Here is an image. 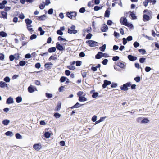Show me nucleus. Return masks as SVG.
Returning <instances> with one entry per match:
<instances>
[{"label": "nucleus", "instance_id": "obj_64", "mask_svg": "<svg viewBox=\"0 0 159 159\" xmlns=\"http://www.w3.org/2000/svg\"><path fill=\"white\" fill-rule=\"evenodd\" d=\"M91 70L93 72H95L97 70V68L96 66H92L91 68Z\"/></svg>", "mask_w": 159, "mask_h": 159}, {"label": "nucleus", "instance_id": "obj_35", "mask_svg": "<svg viewBox=\"0 0 159 159\" xmlns=\"http://www.w3.org/2000/svg\"><path fill=\"white\" fill-rule=\"evenodd\" d=\"M129 83H130V85L129 87H131V89L132 90H134L136 89V85L135 84H132L131 82H129Z\"/></svg>", "mask_w": 159, "mask_h": 159}, {"label": "nucleus", "instance_id": "obj_53", "mask_svg": "<svg viewBox=\"0 0 159 159\" xmlns=\"http://www.w3.org/2000/svg\"><path fill=\"white\" fill-rule=\"evenodd\" d=\"M84 92L83 91H80L77 93V95L79 97L82 96L83 95Z\"/></svg>", "mask_w": 159, "mask_h": 159}, {"label": "nucleus", "instance_id": "obj_18", "mask_svg": "<svg viewBox=\"0 0 159 159\" xmlns=\"http://www.w3.org/2000/svg\"><path fill=\"white\" fill-rule=\"evenodd\" d=\"M1 14L2 16V18L4 19H7V14L6 12L4 11H2L1 12Z\"/></svg>", "mask_w": 159, "mask_h": 159}, {"label": "nucleus", "instance_id": "obj_27", "mask_svg": "<svg viewBox=\"0 0 159 159\" xmlns=\"http://www.w3.org/2000/svg\"><path fill=\"white\" fill-rule=\"evenodd\" d=\"M146 58L142 57L139 59V61L140 63H143L146 62Z\"/></svg>", "mask_w": 159, "mask_h": 159}, {"label": "nucleus", "instance_id": "obj_7", "mask_svg": "<svg viewBox=\"0 0 159 159\" xmlns=\"http://www.w3.org/2000/svg\"><path fill=\"white\" fill-rule=\"evenodd\" d=\"M120 22L122 25L125 26L128 23L127 19L125 16L121 17L120 19Z\"/></svg>", "mask_w": 159, "mask_h": 159}, {"label": "nucleus", "instance_id": "obj_30", "mask_svg": "<svg viewBox=\"0 0 159 159\" xmlns=\"http://www.w3.org/2000/svg\"><path fill=\"white\" fill-rule=\"evenodd\" d=\"M56 50V49L55 47H52L48 49V52L50 53L54 52Z\"/></svg>", "mask_w": 159, "mask_h": 159}, {"label": "nucleus", "instance_id": "obj_26", "mask_svg": "<svg viewBox=\"0 0 159 159\" xmlns=\"http://www.w3.org/2000/svg\"><path fill=\"white\" fill-rule=\"evenodd\" d=\"M102 6H95L94 7V9L95 11H97L102 9Z\"/></svg>", "mask_w": 159, "mask_h": 159}, {"label": "nucleus", "instance_id": "obj_51", "mask_svg": "<svg viewBox=\"0 0 159 159\" xmlns=\"http://www.w3.org/2000/svg\"><path fill=\"white\" fill-rule=\"evenodd\" d=\"M5 134L7 136H12L13 134L12 132L8 131L5 133Z\"/></svg>", "mask_w": 159, "mask_h": 159}, {"label": "nucleus", "instance_id": "obj_13", "mask_svg": "<svg viewBox=\"0 0 159 159\" xmlns=\"http://www.w3.org/2000/svg\"><path fill=\"white\" fill-rule=\"evenodd\" d=\"M84 105H85L84 104H80L78 102H77L75 105H74L73 106H72L70 107V108L71 109H74L75 108H77L80 107L81 106H83Z\"/></svg>", "mask_w": 159, "mask_h": 159}, {"label": "nucleus", "instance_id": "obj_39", "mask_svg": "<svg viewBox=\"0 0 159 159\" xmlns=\"http://www.w3.org/2000/svg\"><path fill=\"white\" fill-rule=\"evenodd\" d=\"M38 30L40 31V35H43L44 34V31L41 27H39L38 28Z\"/></svg>", "mask_w": 159, "mask_h": 159}, {"label": "nucleus", "instance_id": "obj_25", "mask_svg": "<svg viewBox=\"0 0 159 159\" xmlns=\"http://www.w3.org/2000/svg\"><path fill=\"white\" fill-rule=\"evenodd\" d=\"M139 52L141 53L142 55H144L146 53V50L143 48L139 49L138 50Z\"/></svg>", "mask_w": 159, "mask_h": 159}, {"label": "nucleus", "instance_id": "obj_3", "mask_svg": "<svg viewBox=\"0 0 159 159\" xmlns=\"http://www.w3.org/2000/svg\"><path fill=\"white\" fill-rule=\"evenodd\" d=\"M76 26L75 25H72L70 28L68 27L67 29V33L69 34H75L78 32L77 30H75Z\"/></svg>", "mask_w": 159, "mask_h": 159}, {"label": "nucleus", "instance_id": "obj_58", "mask_svg": "<svg viewBox=\"0 0 159 159\" xmlns=\"http://www.w3.org/2000/svg\"><path fill=\"white\" fill-rule=\"evenodd\" d=\"M113 23V22L111 20H107V24L109 26H111Z\"/></svg>", "mask_w": 159, "mask_h": 159}, {"label": "nucleus", "instance_id": "obj_37", "mask_svg": "<svg viewBox=\"0 0 159 159\" xmlns=\"http://www.w3.org/2000/svg\"><path fill=\"white\" fill-rule=\"evenodd\" d=\"M66 67L67 68L72 70H73L75 69V66L71 65L67 66Z\"/></svg>", "mask_w": 159, "mask_h": 159}, {"label": "nucleus", "instance_id": "obj_23", "mask_svg": "<svg viewBox=\"0 0 159 159\" xmlns=\"http://www.w3.org/2000/svg\"><path fill=\"white\" fill-rule=\"evenodd\" d=\"M150 122V120L147 117H143L142 124H146L149 123Z\"/></svg>", "mask_w": 159, "mask_h": 159}, {"label": "nucleus", "instance_id": "obj_14", "mask_svg": "<svg viewBox=\"0 0 159 159\" xmlns=\"http://www.w3.org/2000/svg\"><path fill=\"white\" fill-rule=\"evenodd\" d=\"M33 148L36 150L39 151L42 148V146L39 143L35 144L33 146Z\"/></svg>", "mask_w": 159, "mask_h": 159}, {"label": "nucleus", "instance_id": "obj_42", "mask_svg": "<svg viewBox=\"0 0 159 159\" xmlns=\"http://www.w3.org/2000/svg\"><path fill=\"white\" fill-rule=\"evenodd\" d=\"M120 59V57L118 56H113L112 58V60L114 61H116Z\"/></svg>", "mask_w": 159, "mask_h": 159}, {"label": "nucleus", "instance_id": "obj_44", "mask_svg": "<svg viewBox=\"0 0 159 159\" xmlns=\"http://www.w3.org/2000/svg\"><path fill=\"white\" fill-rule=\"evenodd\" d=\"M85 7H81L79 10V12L81 13H83L85 11Z\"/></svg>", "mask_w": 159, "mask_h": 159}, {"label": "nucleus", "instance_id": "obj_48", "mask_svg": "<svg viewBox=\"0 0 159 159\" xmlns=\"http://www.w3.org/2000/svg\"><path fill=\"white\" fill-rule=\"evenodd\" d=\"M118 84L116 83H115L114 82L111 83V88H116L117 87Z\"/></svg>", "mask_w": 159, "mask_h": 159}, {"label": "nucleus", "instance_id": "obj_15", "mask_svg": "<svg viewBox=\"0 0 159 159\" xmlns=\"http://www.w3.org/2000/svg\"><path fill=\"white\" fill-rule=\"evenodd\" d=\"M85 95L86 94L84 93V94L83 96L79 97L78 98L79 101L80 102H85L86 101L87 99V98L85 97Z\"/></svg>", "mask_w": 159, "mask_h": 159}, {"label": "nucleus", "instance_id": "obj_10", "mask_svg": "<svg viewBox=\"0 0 159 159\" xmlns=\"http://www.w3.org/2000/svg\"><path fill=\"white\" fill-rule=\"evenodd\" d=\"M128 59L131 61H134L137 59V57L135 56L132 55H129L127 56Z\"/></svg>", "mask_w": 159, "mask_h": 159}, {"label": "nucleus", "instance_id": "obj_16", "mask_svg": "<svg viewBox=\"0 0 159 159\" xmlns=\"http://www.w3.org/2000/svg\"><path fill=\"white\" fill-rule=\"evenodd\" d=\"M103 52H98L95 56V59H99L102 57Z\"/></svg>", "mask_w": 159, "mask_h": 159}, {"label": "nucleus", "instance_id": "obj_32", "mask_svg": "<svg viewBox=\"0 0 159 159\" xmlns=\"http://www.w3.org/2000/svg\"><path fill=\"white\" fill-rule=\"evenodd\" d=\"M125 26L131 29H132L134 28V26L133 24L131 23H129L128 22V23H127V24Z\"/></svg>", "mask_w": 159, "mask_h": 159}, {"label": "nucleus", "instance_id": "obj_47", "mask_svg": "<svg viewBox=\"0 0 159 159\" xmlns=\"http://www.w3.org/2000/svg\"><path fill=\"white\" fill-rule=\"evenodd\" d=\"M76 62L75 63L76 66H80L82 64V62L81 61L78 60L76 61Z\"/></svg>", "mask_w": 159, "mask_h": 159}, {"label": "nucleus", "instance_id": "obj_19", "mask_svg": "<svg viewBox=\"0 0 159 159\" xmlns=\"http://www.w3.org/2000/svg\"><path fill=\"white\" fill-rule=\"evenodd\" d=\"M13 102V98L11 97H9L6 101V103L7 104L12 103Z\"/></svg>", "mask_w": 159, "mask_h": 159}, {"label": "nucleus", "instance_id": "obj_33", "mask_svg": "<svg viewBox=\"0 0 159 159\" xmlns=\"http://www.w3.org/2000/svg\"><path fill=\"white\" fill-rule=\"evenodd\" d=\"M93 35L91 33H88L86 36L85 39H87L89 40L91 39Z\"/></svg>", "mask_w": 159, "mask_h": 159}, {"label": "nucleus", "instance_id": "obj_11", "mask_svg": "<svg viewBox=\"0 0 159 159\" xmlns=\"http://www.w3.org/2000/svg\"><path fill=\"white\" fill-rule=\"evenodd\" d=\"M28 90L30 93H32L37 90V89L35 87H33L32 86H29L28 88Z\"/></svg>", "mask_w": 159, "mask_h": 159}, {"label": "nucleus", "instance_id": "obj_28", "mask_svg": "<svg viewBox=\"0 0 159 159\" xmlns=\"http://www.w3.org/2000/svg\"><path fill=\"white\" fill-rule=\"evenodd\" d=\"M46 17L45 15H43L40 16L38 17L37 19L40 21H42L45 20L44 17Z\"/></svg>", "mask_w": 159, "mask_h": 159}, {"label": "nucleus", "instance_id": "obj_40", "mask_svg": "<svg viewBox=\"0 0 159 159\" xmlns=\"http://www.w3.org/2000/svg\"><path fill=\"white\" fill-rule=\"evenodd\" d=\"M143 118V117H138L136 119V121L138 123L142 124Z\"/></svg>", "mask_w": 159, "mask_h": 159}, {"label": "nucleus", "instance_id": "obj_45", "mask_svg": "<svg viewBox=\"0 0 159 159\" xmlns=\"http://www.w3.org/2000/svg\"><path fill=\"white\" fill-rule=\"evenodd\" d=\"M113 35L116 38L119 37L120 35V34L115 31H114Z\"/></svg>", "mask_w": 159, "mask_h": 159}, {"label": "nucleus", "instance_id": "obj_54", "mask_svg": "<svg viewBox=\"0 0 159 159\" xmlns=\"http://www.w3.org/2000/svg\"><path fill=\"white\" fill-rule=\"evenodd\" d=\"M15 136L16 138L18 139H20L22 138L21 135L18 133H16L15 135Z\"/></svg>", "mask_w": 159, "mask_h": 159}, {"label": "nucleus", "instance_id": "obj_22", "mask_svg": "<svg viewBox=\"0 0 159 159\" xmlns=\"http://www.w3.org/2000/svg\"><path fill=\"white\" fill-rule=\"evenodd\" d=\"M7 84L5 82L3 81H1L0 82V87L1 88H4L7 87Z\"/></svg>", "mask_w": 159, "mask_h": 159}, {"label": "nucleus", "instance_id": "obj_1", "mask_svg": "<svg viewBox=\"0 0 159 159\" xmlns=\"http://www.w3.org/2000/svg\"><path fill=\"white\" fill-rule=\"evenodd\" d=\"M152 12L149 10L145 9L143 11V20L144 22L150 20L152 18Z\"/></svg>", "mask_w": 159, "mask_h": 159}, {"label": "nucleus", "instance_id": "obj_17", "mask_svg": "<svg viewBox=\"0 0 159 159\" xmlns=\"http://www.w3.org/2000/svg\"><path fill=\"white\" fill-rule=\"evenodd\" d=\"M125 62H117L116 65L122 69H124L125 67L126 66L124 64Z\"/></svg>", "mask_w": 159, "mask_h": 159}, {"label": "nucleus", "instance_id": "obj_63", "mask_svg": "<svg viewBox=\"0 0 159 159\" xmlns=\"http://www.w3.org/2000/svg\"><path fill=\"white\" fill-rule=\"evenodd\" d=\"M50 133L48 132H45L44 134V136L45 137L47 138H49L50 137Z\"/></svg>", "mask_w": 159, "mask_h": 159}, {"label": "nucleus", "instance_id": "obj_24", "mask_svg": "<svg viewBox=\"0 0 159 159\" xmlns=\"http://www.w3.org/2000/svg\"><path fill=\"white\" fill-rule=\"evenodd\" d=\"M106 44H104L102 46L100 47L99 48L100 50L102 52H104L106 49Z\"/></svg>", "mask_w": 159, "mask_h": 159}, {"label": "nucleus", "instance_id": "obj_34", "mask_svg": "<svg viewBox=\"0 0 159 159\" xmlns=\"http://www.w3.org/2000/svg\"><path fill=\"white\" fill-rule=\"evenodd\" d=\"M67 78L64 76H61L60 77V82L63 83L65 82L67 80Z\"/></svg>", "mask_w": 159, "mask_h": 159}, {"label": "nucleus", "instance_id": "obj_46", "mask_svg": "<svg viewBox=\"0 0 159 159\" xmlns=\"http://www.w3.org/2000/svg\"><path fill=\"white\" fill-rule=\"evenodd\" d=\"M108 60L107 59H105L102 61V63L103 65H107L108 62Z\"/></svg>", "mask_w": 159, "mask_h": 159}, {"label": "nucleus", "instance_id": "obj_36", "mask_svg": "<svg viewBox=\"0 0 159 159\" xmlns=\"http://www.w3.org/2000/svg\"><path fill=\"white\" fill-rule=\"evenodd\" d=\"M16 102L17 103H19L20 102L22 101V98L21 97L18 96L16 98Z\"/></svg>", "mask_w": 159, "mask_h": 159}, {"label": "nucleus", "instance_id": "obj_60", "mask_svg": "<svg viewBox=\"0 0 159 159\" xmlns=\"http://www.w3.org/2000/svg\"><path fill=\"white\" fill-rule=\"evenodd\" d=\"M151 69V68L149 66H146L145 68V71L147 72H149Z\"/></svg>", "mask_w": 159, "mask_h": 159}, {"label": "nucleus", "instance_id": "obj_38", "mask_svg": "<svg viewBox=\"0 0 159 159\" xmlns=\"http://www.w3.org/2000/svg\"><path fill=\"white\" fill-rule=\"evenodd\" d=\"M27 28L28 31L33 32L34 30H33V28L32 27V26L31 25H27Z\"/></svg>", "mask_w": 159, "mask_h": 159}, {"label": "nucleus", "instance_id": "obj_8", "mask_svg": "<svg viewBox=\"0 0 159 159\" xmlns=\"http://www.w3.org/2000/svg\"><path fill=\"white\" fill-rule=\"evenodd\" d=\"M100 30L102 32H106L108 30V27L106 24L105 23H104L102 24V26L101 27Z\"/></svg>", "mask_w": 159, "mask_h": 159}, {"label": "nucleus", "instance_id": "obj_55", "mask_svg": "<svg viewBox=\"0 0 159 159\" xmlns=\"http://www.w3.org/2000/svg\"><path fill=\"white\" fill-rule=\"evenodd\" d=\"M65 75L67 76H68L70 75L71 73V72L68 70H65Z\"/></svg>", "mask_w": 159, "mask_h": 159}, {"label": "nucleus", "instance_id": "obj_20", "mask_svg": "<svg viewBox=\"0 0 159 159\" xmlns=\"http://www.w3.org/2000/svg\"><path fill=\"white\" fill-rule=\"evenodd\" d=\"M52 65L51 62H48L46 63L44 65L45 68H46L48 70H49L51 69V66Z\"/></svg>", "mask_w": 159, "mask_h": 159}, {"label": "nucleus", "instance_id": "obj_59", "mask_svg": "<svg viewBox=\"0 0 159 159\" xmlns=\"http://www.w3.org/2000/svg\"><path fill=\"white\" fill-rule=\"evenodd\" d=\"M139 45V43L137 41H135L133 43V46L135 48L138 47Z\"/></svg>", "mask_w": 159, "mask_h": 159}, {"label": "nucleus", "instance_id": "obj_12", "mask_svg": "<svg viewBox=\"0 0 159 159\" xmlns=\"http://www.w3.org/2000/svg\"><path fill=\"white\" fill-rule=\"evenodd\" d=\"M110 9L111 8L109 7L106 10L104 15V16L105 17L109 18V17L110 14Z\"/></svg>", "mask_w": 159, "mask_h": 159}, {"label": "nucleus", "instance_id": "obj_2", "mask_svg": "<svg viewBox=\"0 0 159 159\" xmlns=\"http://www.w3.org/2000/svg\"><path fill=\"white\" fill-rule=\"evenodd\" d=\"M66 13L67 17L71 19L75 20L77 16V12L75 11H67Z\"/></svg>", "mask_w": 159, "mask_h": 159}, {"label": "nucleus", "instance_id": "obj_56", "mask_svg": "<svg viewBox=\"0 0 159 159\" xmlns=\"http://www.w3.org/2000/svg\"><path fill=\"white\" fill-rule=\"evenodd\" d=\"M97 116L96 115H94L92 118L91 120L93 122H95L97 120Z\"/></svg>", "mask_w": 159, "mask_h": 159}, {"label": "nucleus", "instance_id": "obj_29", "mask_svg": "<svg viewBox=\"0 0 159 159\" xmlns=\"http://www.w3.org/2000/svg\"><path fill=\"white\" fill-rule=\"evenodd\" d=\"M98 97H101L99 96V93L98 92H96L92 95V97L93 98H96Z\"/></svg>", "mask_w": 159, "mask_h": 159}, {"label": "nucleus", "instance_id": "obj_21", "mask_svg": "<svg viewBox=\"0 0 159 159\" xmlns=\"http://www.w3.org/2000/svg\"><path fill=\"white\" fill-rule=\"evenodd\" d=\"M25 22L27 25H30L32 23V21L30 19L27 18L25 20Z\"/></svg>", "mask_w": 159, "mask_h": 159}, {"label": "nucleus", "instance_id": "obj_49", "mask_svg": "<svg viewBox=\"0 0 159 159\" xmlns=\"http://www.w3.org/2000/svg\"><path fill=\"white\" fill-rule=\"evenodd\" d=\"M122 43L123 45H125L127 43L128 41L125 38H123L122 39Z\"/></svg>", "mask_w": 159, "mask_h": 159}, {"label": "nucleus", "instance_id": "obj_61", "mask_svg": "<svg viewBox=\"0 0 159 159\" xmlns=\"http://www.w3.org/2000/svg\"><path fill=\"white\" fill-rule=\"evenodd\" d=\"M19 65L21 66H24L26 62L25 61H21L19 62Z\"/></svg>", "mask_w": 159, "mask_h": 159}, {"label": "nucleus", "instance_id": "obj_31", "mask_svg": "<svg viewBox=\"0 0 159 159\" xmlns=\"http://www.w3.org/2000/svg\"><path fill=\"white\" fill-rule=\"evenodd\" d=\"M9 122H10L9 120H7V119L4 120L2 121V124L5 125H8V124L9 123Z\"/></svg>", "mask_w": 159, "mask_h": 159}, {"label": "nucleus", "instance_id": "obj_50", "mask_svg": "<svg viewBox=\"0 0 159 159\" xmlns=\"http://www.w3.org/2000/svg\"><path fill=\"white\" fill-rule=\"evenodd\" d=\"M14 56L15 59L16 61L18 60L20 58V56L19 53H16L15 54Z\"/></svg>", "mask_w": 159, "mask_h": 159}, {"label": "nucleus", "instance_id": "obj_57", "mask_svg": "<svg viewBox=\"0 0 159 159\" xmlns=\"http://www.w3.org/2000/svg\"><path fill=\"white\" fill-rule=\"evenodd\" d=\"M143 36L145 37L149 40H152L153 38L151 37H149L146 35L143 34Z\"/></svg>", "mask_w": 159, "mask_h": 159}, {"label": "nucleus", "instance_id": "obj_43", "mask_svg": "<svg viewBox=\"0 0 159 159\" xmlns=\"http://www.w3.org/2000/svg\"><path fill=\"white\" fill-rule=\"evenodd\" d=\"M7 35L6 33L4 31H1L0 32V36L2 37H5Z\"/></svg>", "mask_w": 159, "mask_h": 159}, {"label": "nucleus", "instance_id": "obj_6", "mask_svg": "<svg viewBox=\"0 0 159 159\" xmlns=\"http://www.w3.org/2000/svg\"><path fill=\"white\" fill-rule=\"evenodd\" d=\"M129 14L130 16H131V19L134 20L137 19V16L136 15V14L134 11H130L128 12H126V16H127V15Z\"/></svg>", "mask_w": 159, "mask_h": 159}, {"label": "nucleus", "instance_id": "obj_5", "mask_svg": "<svg viewBox=\"0 0 159 159\" xmlns=\"http://www.w3.org/2000/svg\"><path fill=\"white\" fill-rule=\"evenodd\" d=\"M130 85V83L129 82L123 84L120 87L121 90L124 91H127L129 89L128 87H129Z\"/></svg>", "mask_w": 159, "mask_h": 159}, {"label": "nucleus", "instance_id": "obj_52", "mask_svg": "<svg viewBox=\"0 0 159 159\" xmlns=\"http://www.w3.org/2000/svg\"><path fill=\"white\" fill-rule=\"evenodd\" d=\"M150 2V0H145L143 2V4L144 6L146 7L149 2Z\"/></svg>", "mask_w": 159, "mask_h": 159}, {"label": "nucleus", "instance_id": "obj_41", "mask_svg": "<svg viewBox=\"0 0 159 159\" xmlns=\"http://www.w3.org/2000/svg\"><path fill=\"white\" fill-rule=\"evenodd\" d=\"M141 80V78L139 76H137L134 78V80L136 82H139Z\"/></svg>", "mask_w": 159, "mask_h": 159}, {"label": "nucleus", "instance_id": "obj_62", "mask_svg": "<svg viewBox=\"0 0 159 159\" xmlns=\"http://www.w3.org/2000/svg\"><path fill=\"white\" fill-rule=\"evenodd\" d=\"M126 39L128 41H130L132 40L133 37L129 35L128 36L127 38H126Z\"/></svg>", "mask_w": 159, "mask_h": 159}, {"label": "nucleus", "instance_id": "obj_4", "mask_svg": "<svg viewBox=\"0 0 159 159\" xmlns=\"http://www.w3.org/2000/svg\"><path fill=\"white\" fill-rule=\"evenodd\" d=\"M86 43L90 47H94L98 46V43L97 42L92 40H89L86 41Z\"/></svg>", "mask_w": 159, "mask_h": 159}, {"label": "nucleus", "instance_id": "obj_9", "mask_svg": "<svg viewBox=\"0 0 159 159\" xmlns=\"http://www.w3.org/2000/svg\"><path fill=\"white\" fill-rule=\"evenodd\" d=\"M111 84V82L110 81L108 80H103V84L102 85L103 89L106 88L108 85Z\"/></svg>", "mask_w": 159, "mask_h": 159}]
</instances>
